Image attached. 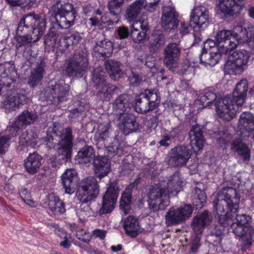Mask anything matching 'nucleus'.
<instances>
[{"mask_svg":"<svg viewBox=\"0 0 254 254\" xmlns=\"http://www.w3.org/2000/svg\"><path fill=\"white\" fill-rule=\"evenodd\" d=\"M10 137L9 135H3L0 137V154H4L8 150Z\"/></svg>","mask_w":254,"mask_h":254,"instance_id":"53","label":"nucleus"},{"mask_svg":"<svg viewBox=\"0 0 254 254\" xmlns=\"http://www.w3.org/2000/svg\"><path fill=\"white\" fill-rule=\"evenodd\" d=\"M37 118L38 116L35 112L26 110L18 116L17 120L23 127H25L34 123Z\"/></svg>","mask_w":254,"mask_h":254,"instance_id":"41","label":"nucleus"},{"mask_svg":"<svg viewBox=\"0 0 254 254\" xmlns=\"http://www.w3.org/2000/svg\"><path fill=\"white\" fill-rule=\"evenodd\" d=\"M81 39V37L79 32H74L71 33L70 36L64 37L63 43L64 44V48L62 50L67 49L70 46L77 45Z\"/></svg>","mask_w":254,"mask_h":254,"instance_id":"46","label":"nucleus"},{"mask_svg":"<svg viewBox=\"0 0 254 254\" xmlns=\"http://www.w3.org/2000/svg\"><path fill=\"white\" fill-rule=\"evenodd\" d=\"M76 172L74 169H67L62 175V181L65 190V192L67 194H72L74 192V179L76 177Z\"/></svg>","mask_w":254,"mask_h":254,"instance_id":"31","label":"nucleus"},{"mask_svg":"<svg viewBox=\"0 0 254 254\" xmlns=\"http://www.w3.org/2000/svg\"><path fill=\"white\" fill-rule=\"evenodd\" d=\"M110 127V124L108 122H104L100 124L97 127L95 137L99 140H103L106 139L108 136Z\"/></svg>","mask_w":254,"mask_h":254,"instance_id":"47","label":"nucleus"},{"mask_svg":"<svg viewBox=\"0 0 254 254\" xmlns=\"http://www.w3.org/2000/svg\"><path fill=\"white\" fill-rule=\"evenodd\" d=\"M105 67L110 77L114 80L119 79L122 75L121 64L119 62L108 60L105 62Z\"/></svg>","mask_w":254,"mask_h":254,"instance_id":"33","label":"nucleus"},{"mask_svg":"<svg viewBox=\"0 0 254 254\" xmlns=\"http://www.w3.org/2000/svg\"><path fill=\"white\" fill-rule=\"evenodd\" d=\"M192 202L196 209L202 208L206 202L205 192L197 187L195 188V192L192 196Z\"/></svg>","mask_w":254,"mask_h":254,"instance_id":"44","label":"nucleus"},{"mask_svg":"<svg viewBox=\"0 0 254 254\" xmlns=\"http://www.w3.org/2000/svg\"><path fill=\"white\" fill-rule=\"evenodd\" d=\"M166 42L164 35L162 33H154L151 35L149 41V47L153 50L156 51L163 46Z\"/></svg>","mask_w":254,"mask_h":254,"instance_id":"43","label":"nucleus"},{"mask_svg":"<svg viewBox=\"0 0 254 254\" xmlns=\"http://www.w3.org/2000/svg\"><path fill=\"white\" fill-rule=\"evenodd\" d=\"M209 14L208 9L204 6L200 5L194 7L190 16V21L199 28H205L208 23Z\"/></svg>","mask_w":254,"mask_h":254,"instance_id":"22","label":"nucleus"},{"mask_svg":"<svg viewBox=\"0 0 254 254\" xmlns=\"http://www.w3.org/2000/svg\"><path fill=\"white\" fill-rule=\"evenodd\" d=\"M119 191L118 183L116 182H111L103 197L102 207L99 210L100 215L110 213L114 210Z\"/></svg>","mask_w":254,"mask_h":254,"instance_id":"13","label":"nucleus"},{"mask_svg":"<svg viewBox=\"0 0 254 254\" xmlns=\"http://www.w3.org/2000/svg\"><path fill=\"white\" fill-rule=\"evenodd\" d=\"M190 156V152L186 146L179 145L172 149L169 163L173 167L182 166L187 163Z\"/></svg>","mask_w":254,"mask_h":254,"instance_id":"18","label":"nucleus"},{"mask_svg":"<svg viewBox=\"0 0 254 254\" xmlns=\"http://www.w3.org/2000/svg\"><path fill=\"white\" fill-rule=\"evenodd\" d=\"M216 95L213 92L206 89L204 91L203 93L200 96L199 99L196 101V103L201 104L203 107L210 106L214 104L216 111L217 107L216 102L221 98L216 99ZM223 98H222V99Z\"/></svg>","mask_w":254,"mask_h":254,"instance_id":"36","label":"nucleus"},{"mask_svg":"<svg viewBox=\"0 0 254 254\" xmlns=\"http://www.w3.org/2000/svg\"><path fill=\"white\" fill-rule=\"evenodd\" d=\"M46 63L43 59L37 64L36 67L31 71L28 77V83L31 87L37 86L43 78Z\"/></svg>","mask_w":254,"mask_h":254,"instance_id":"30","label":"nucleus"},{"mask_svg":"<svg viewBox=\"0 0 254 254\" xmlns=\"http://www.w3.org/2000/svg\"><path fill=\"white\" fill-rule=\"evenodd\" d=\"M130 84L133 86H137L142 81L141 77L133 72H131L128 76Z\"/></svg>","mask_w":254,"mask_h":254,"instance_id":"60","label":"nucleus"},{"mask_svg":"<svg viewBox=\"0 0 254 254\" xmlns=\"http://www.w3.org/2000/svg\"><path fill=\"white\" fill-rule=\"evenodd\" d=\"M23 128L22 126L18 122V121L16 120L11 126H9L7 127V130L8 131L9 134V135L10 137L11 136H15L17 135L18 134V132L19 130Z\"/></svg>","mask_w":254,"mask_h":254,"instance_id":"55","label":"nucleus"},{"mask_svg":"<svg viewBox=\"0 0 254 254\" xmlns=\"http://www.w3.org/2000/svg\"><path fill=\"white\" fill-rule=\"evenodd\" d=\"M94 171L100 179L107 176L110 169V163L107 158L98 156L93 160Z\"/></svg>","mask_w":254,"mask_h":254,"instance_id":"29","label":"nucleus"},{"mask_svg":"<svg viewBox=\"0 0 254 254\" xmlns=\"http://www.w3.org/2000/svg\"><path fill=\"white\" fill-rule=\"evenodd\" d=\"M183 130V126L181 125L173 128L168 134L171 139L179 137L182 134Z\"/></svg>","mask_w":254,"mask_h":254,"instance_id":"59","label":"nucleus"},{"mask_svg":"<svg viewBox=\"0 0 254 254\" xmlns=\"http://www.w3.org/2000/svg\"><path fill=\"white\" fill-rule=\"evenodd\" d=\"M158 94L154 90L147 89L136 96L134 109L136 112L145 114L158 106Z\"/></svg>","mask_w":254,"mask_h":254,"instance_id":"11","label":"nucleus"},{"mask_svg":"<svg viewBox=\"0 0 254 254\" xmlns=\"http://www.w3.org/2000/svg\"><path fill=\"white\" fill-rule=\"evenodd\" d=\"M105 72L102 67H97L93 72V81L96 87L107 83L105 79Z\"/></svg>","mask_w":254,"mask_h":254,"instance_id":"49","label":"nucleus"},{"mask_svg":"<svg viewBox=\"0 0 254 254\" xmlns=\"http://www.w3.org/2000/svg\"><path fill=\"white\" fill-rule=\"evenodd\" d=\"M238 212V210L237 212L235 214H233V217L236 215V222L237 224L240 225H242L244 226H247L249 222L250 219V217L249 216L247 215L246 214H241V215H237L236 213ZM233 217H232L231 219H232Z\"/></svg>","mask_w":254,"mask_h":254,"instance_id":"57","label":"nucleus"},{"mask_svg":"<svg viewBox=\"0 0 254 254\" xmlns=\"http://www.w3.org/2000/svg\"><path fill=\"white\" fill-rule=\"evenodd\" d=\"M99 186L95 178L88 177L82 180L76 191V196L79 201L80 207L76 210L79 219L84 221L91 213L90 204L99 194Z\"/></svg>","mask_w":254,"mask_h":254,"instance_id":"6","label":"nucleus"},{"mask_svg":"<svg viewBox=\"0 0 254 254\" xmlns=\"http://www.w3.org/2000/svg\"><path fill=\"white\" fill-rule=\"evenodd\" d=\"M233 32V40L236 44V48L239 44L246 43L249 35V28L247 30L241 26H235Z\"/></svg>","mask_w":254,"mask_h":254,"instance_id":"37","label":"nucleus"},{"mask_svg":"<svg viewBox=\"0 0 254 254\" xmlns=\"http://www.w3.org/2000/svg\"><path fill=\"white\" fill-rule=\"evenodd\" d=\"M93 50L103 57H109L113 53V45L110 41L105 39L97 42Z\"/></svg>","mask_w":254,"mask_h":254,"instance_id":"34","label":"nucleus"},{"mask_svg":"<svg viewBox=\"0 0 254 254\" xmlns=\"http://www.w3.org/2000/svg\"><path fill=\"white\" fill-rule=\"evenodd\" d=\"M11 72H14L13 68L7 67L5 64H0V95L5 97L3 106L9 112L19 108L28 101L23 90H17L14 94L13 88L15 80L10 76Z\"/></svg>","mask_w":254,"mask_h":254,"instance_id":"4","label":"nucleus"},{"mask_svg":"<svg viewBox=\"0 0 254 254\" xmlns=\"http://www.w3.org/2000/svg\"><path fill=\"white\" fill-rule=\"evenodd\" d=\"M57 39L58 35L57 34L53 31H51L45 36V44L49 47H54L56 45Z\"/></svg>","mask_w":254,"mask_h":254,"instance_id":"54","label":"nucleus"},{"mask_svg":"<svg viewBox=\"0 0 254 254\" xmlns=\"http://www.w3.org/2000/svg\"><path fill=\"white\" fill-rule=\"evenodd\" d=\"M246 3V0H221L220 9L225 15H237L245 7Z\"/></svg>","mask_w":254,"mask_h":254,"instance_id":"19","label":"nucleus"},{"mask_svg":"<svg viewBox=\"0 0 254 254\" xmlns=\"http://www.w3.org/2000/svg\"><path fill=\"white\" fill-rule=\"evenodd\" d=\"M192 208L190 204H186L181 208H170L165 215V223L167 226L176 225L184 222L190 217Z\"/></svg>","mask_w":254,"mask_h":254,"instance_id":"12","label":"nucleus"},{"mask_svg":"<svg viewBox=\"0 0 254 254\" xmlns=\"http://www.w3.org/2000/svg\"><path fill=\"white\" fill-rule=\"evenodd\" d=\"M231 149L237 152L244 161L249 162L250 161L251 151L241 139L238 138L234 140L231 144Z\"/></svg>","mask_w":254,"mask_h":254,"instance_id":"32","label":"nucleus"},{"mask_svg":"<svg viewBox=\"0 0 254 254\" xmlns=\"http://www.w3.org/2000/svg\"><path fill=\"white\" fill-rule=\"evenodd\" d=\"M249 35L246 44L252 51H254V26L249 27Z\"/></svg>","mask_w":254,"mask_h":254,"instance_id":"58","label":"nucleus"},{"mask_svg":"<svg viewBox=\"0 0 254 254\" xmlns=\"http://www.w3.org/2000/svg\"><path fill=\"white\" fill-rule=\"evenodd\" d=\"M232 229L234 233L240 238L245 236L248 229L247 226L240 225L237 223H233L232 224Z\"/></svg>","mask_w":254,"mask_h":254,"instance_id":"52","label":"nucleus"},{"mask_svg":"<svg viewBox=\"0 0 254 254\" xmlns=\"http://www.w3.org/2000/svg\"><path fill=\"white\" fill-rule=\"evenodd\" d=\"M76 157L79 162L89 163L95 158L94 150L92 146H85L78 152Z\"/></svg>","mask_w":254,"mask_h":254,"instance_id":"38","label":"nucleus"},{"mask_svg":"<svg viewBox=\"0 0 254 254\" xmlns=\"http://www.w3.org/2000/svg\"><path fill=\"white\" fill-rule=\"evenodd\" d=\"M183 181L178 172L152 185L147 193L149 208L153 211L164 210L170 203V195H176Z\"/></svg>","mask_w":254,"mask_h":254,"instance_id":"3","label":"nucleus"},{"mask_svg":"<svg viewBox=\"0 0 254 254\" xmlns=\"http://www.w3.org/2000/svg\"><path fill=\"white\" fill-rule=\"evenodd\" d=\"M46 19L40 14L31 12L20 19L16 30L17 51L24 53L32 43L38 41L43 35L46 27Z\"/></svg>","mask_w":254,"mask_h":254,"instance_id":"1","label":"nucleus"},{"mask_svg":"<svg viewBox=\"0 0 254 254\" xmlns=\"http://www.w3.org/2000/svg\"><path fill=\"white\" fill-rule=\"evenodd\" d=\"M209 56L208 59H207L205 61V65H207L214 66L218 63L219 59L223 54H226L222 53L219 51L216 50V51H209Z\"/></svg>","mask_w":254,"mask_h":254,"instance_id":"50","label":"nucleus"},{"mask_svg":"<svg viewBox=\"0 0 254 254\" xmlns=\"http://www.w3.org/2000/svg\"><path fill=\"white\" fill-rule=\"evenodd\" d=\"M48 207L54 215H60L65 211L64 203L57 197H54V199L49 200Z\"/></svg>","mask_w":254,"mask_h":254,"instance_id":"42","label":"nucleus"},{"mask_svg":"<svg viewBox=\"0 0 254 254\" xmlns=\"http://www.w3.org/2000/svg\"><path fill=\"white\" fill-rule=\"evenodd\" d=\"M254 126V116L249 112H244L240 116L238 127L242 137L250 136Z\"/></svg>","mask_w":254,"mask_h":254,"instance_id":"24","label":"nucleus"},{"mask_svg":"<svg viewBox=\"0 0 254 254\" xmlns=\"http://www.w3.org/2000/svg\"><path fill=\"white\" fill-rule=\"evenodd\" d=\"M58 25L61 28H68L73 25L77 12L73 5L68 2L57 1L52 6Z\"/></svg>","mask_w":254,"mask_h":254,"instance_id":"7","label":"nucleus"},{"mask_svg":"<svg viewBox=\"0 0 254 254\" xmlns=\"http://www.w3.org/2000/svg\"><path fill=\"white\" fill-rule=\"evenodd\" d=\"M132 27L135 30L139 31V29H141L142 31L147 32L148 28V23L146 20H138L135 21L132 24Z\"/></svg>","mask_w":254,"mask_h":254,"instance_id":"56","label":"nucleus"},{"mask_svg":"<svg viewBox=\"0 0 254 254\" xmlns=\"http://www.w3.org/2000/svg\"><path fill=\"white\" fill-rule=\"evenodd\" d=\"M125 0H110L107 3V8L112 16L117 18L113 23H117L119 20L120 14L122 11V7Z\"/></svg>","mask_w":254,"mask_h":254,"instance_id":"39","label":"nucleus"},{"mask_svg":"<svg viewBox=\"0 0 254 254\" xmlns=\"http://www.w3.org/2000/svg\"><path fill=\"white\" fill-rule=\"evenodd\" d=\"M212 216L207 210H204L193 218L191 227L196 237L201 235L205 227L211 223Z\"/></svg>","mask_w":254,"mask_h":254,"instance_id":"21","label":"nucleus"},{"mask_svg":"<svg viewBox=\"0 0 254 254\" xmlns=\"http://www.w3.org/2000/svg\"><path fill=\"white\" fill-rule=\"evenodd\" d=\"M43 157L36 152L30 153L24 160L23 166L25 171L29 175H33L39 170Z\"/></svg>","mask_w":254,"mask_h":254,"instance_id":"25","label":"nucleus"},{"mask_svg":"<svg viewBox=\"0 0 254 254\" xmlns=\"http://www.w3.org/2000/svg\"><path fill=\"white\" fill-rule=\"evenodd\" d=\"M41 0H6L7 3L11 6H19L25 9H30L35 5H37Z\"/></svg>","mask_w":254,"mask_h":254,"instance_id":"45","label":"nucleus"},{"mask_svg":"<svg viewBox=\"0 0 254 254\" xmlns=\"http://www.w3.org/2000/svg\"><path fill=\"white\" fill-rule=\"evenodd\" d=\"M58 236L64 239V240L60 243V246L64 248L68 249L71 246V243L68 240L69 235L66 232H62V235H60V234H58Z\"/></svg>","mask_w":254,"mask_h":254,"instance_id":"62","label":"nucleus"},{"mask_svg":"<svg viewBox=\"0 0 254 254\" xmlns=\"http://www.w3.org/2000/svg\"><path fill=\"white\" fill-rule=\"evenodd\" d=\"M37 134L32 129L23 132L19 137V144L23 147L28 145L32 147L38 144Z\"/></svg>","mask_w":254,"mask_h":254,"instance_id":"35","label":"nucleus"},{"mask_svg":"<svg viewBox=\"0 0 254 254\" xmlns=\"http://www.w3.org/2000/svg\"><path fill=\"white\" fill-rule=\"evenodd\" d=\"M88 65V54L81 51L67 61L64 72L68 77H81L87 71Z\"/></svg>","mask_w":254,"mask_h":254,"instance_id":"9","label":"nucleus"},{"mask_svg":"<svg viewBox=\"0 0 254 254\" xmlns=\"http://www.w3.org/2000/svg\"><path fill=\"white\" fill-rule=\"evenodd\" d=\"M178 14L174 8L165 7L162 12L161 25L165 31L175 29L178 25Z\"/></svg>","mask_w":254,"mask_h":254,"instance_id":"20","label":"nucleus"},{"mask_svg":"<svg viewBox=\"0 0 254 254\" xmlns=\"http://www.w3.org/2000/svg\"><path fill=\"white\" fill-rule=\"evenodd\" d=\"M130 96L127 94L119 95L113 104V114L116 117L127 113V110L129 108Z\"/></svg>","mask_w":254,"mask_h":254,"instance_id":"26","label":"nucleus"},{"mask_svg":"<svg viewBox=\"0 0 254 254\" xmlns=\"http://www.w3.org/2000/svg\"><path fill=\"white\" fill-rule=\"evenodd\" d=\"M143 5V1L141 0H136L132 3L126 10V18L130 21L133 20L140 13Z\"/></svg>","mask_w":254,"mask_h":254,"instance_id":"40","label":"nucleus"},{"mask_svg":"<svg viewBox=\"0 0 254 254\" xmlns=\"http://www.w3.org/2000/svg\"><path fill=\"white\" fill-rule=\"evenodd\" d=\"M128 29L125 26L120 27L117 30V34L120 39L127 38L129 36Z\"/></svg>","mask_w":254,"mask_h":254,"instance_id":"63","label":"nucleus"},{"mask_svg":"<svg viewBox=\"0 0 254 254\" xmlns=\"http://www.w3.org/2000/svg\"><path fill=\"white\" fill-rule=\"evenodd\" d=\"M131 200V196L129 193H124L120 202V207L123 208L129 204Z\"/></svg>","mask_w":254,"mask_h":254,"instance_id":"64","label":"nucleus"},{"mask_svg":"<svg viewBox=\"0 0 254 254\" xmlns=\"http://www.w3.org/2000/svg\"><path fill=\"white\" fill-rule=\"evenodd\" d=\"M240 196L236 189L225 187L218 193L213 201V207L218 216L220 225L216 226L211 231V235L220 237L223 233L224 227L228 224L239 208Z\"/></svg>","mask_w":254,"mask_h":254,"instance_id":"2","label":"nucleus"},{"mask_svg":"<svg viewBox=\"0 0 254 254\" xmlns=\"http://www.w3.org/2000/svg\"><path fill=\"white\" fill-rule=\"evenodd\" d=\"M250 57L245 50L235 51L229 57V61L232 63L231 68L235 74H240L246 69Z\"/></svg>","mask_w":254,"mask_h":254,"instance_id":"14","label":"nucleus"},{"mask_svg":"<svg viewBox=\"0 0 254 254\" xmlns=\"http://www.w3.org/2000/svg\"><path fill=\"white\" fill-rule=\"evenodd\" d=\"M98 97L103 101H109L114 94L121 92L120 89L116 86L107 83L96 87Z\"/></svg>","mask_w":254,"mask_h":254,"instance_id":"27","label":"nucleus"},{"mask_svg":"<svg viewBox=\"0 0 254 254\" xmlns=\"http://www.w3.org/2000/svg\"><path fill=\"white\" fill-rule=\"evenodd\" d=\"M123 226L126 234L132 238L136 237L142 231L138 219L132 215L124 220Z\"/></svg>","mask_w":254,"mask_h":254,"instance_id":"28","label":"nucleus"},{"mask_svg":"<svg viewBox=\"0 0 254 254\" xmlns=\"http://www.w3.org/2000/svg\"><path fill=\"white\" fill-rule=\"evenodd\" d=\"M130 36L134 42L138 44L144 43L147 38L146 32H139L133 29L131 31Z\"/></svg>","mask_w":254,"mask_h":254,"instance_id":"51","label":"nucleus"},{"mask_svg":"<svg viewBox=\"0 0 254 254\" xmlns=\"http://www.w3.org/2000/svg\"><path fill=\"white\" fill-rule=\"evenodd\" d=\"M218 47V44L216 40L215 41L208 39L204 43L203 49H205L209 51H216V48Z\"/></svg>","mask_w":254,"mask_h":254,"instance_id":"61","label":"nucleus"},{"mask_svg":"<svg viewBox=\"0 0 254 254\" xmlns=\"http://www.w3.org/2000/svg\"><path fill=\"white\" fill-rule=\"evenodd\" d=\"M109 157L115 155H121L123 153V149L121 147V144L118 140L114 139L112 144L107 147Z\"/></svg>","mask_w":254,"mask_h":254,"instance_id":"48","label":"nucleus"},{"mask_svg":"<svg viewBox=\"0 0 254 254\" xmlns=\"http://www.w3.org/2000/svg\"><path fill=\"white\" fill-rule=\"evenodd\" d=\"M181 49L175 43L168 44L164 50V62L170 70L177 66L180 57Z\"/></svg>","mask_w":254,"mask_h":254,"instance_id":"17","label":"nucleus"},{"mask_svg":"<svg viewBox=\"0 0 254 254\" xmlns=\"http://www.w3.org/2000/svg\"><path fill=\"white\" fill-rule=\"evenodd\" d=\"M248 83L247 79H241L236 84L232 97L226 96L216 102V113L221 119L229 122L235 118L246 98Z\"/></svg>","mask_w":254,"mask_h":254,"instance_id":"5","label":"nucleus"},{"mask_svg":"<svg viewBox=\"0 0 254 254\" xmlns=\"http://www.w3.org/2000/svg\"><path fill=\"white\" fill-rule=\"evenodd\" d=\"M117 118L119 127L126 135L138 129L139 124L133 114L127 112L117 116Z\"/></svg>","mask_w":254,"mask_h":254,"instance_id":"16","label":"nucleus"},{"mask_svg":"<svg viewBox=\"0 0 254 254\" xmlns=\"http://www.w3.org/2000/svg\"><path fill=\"white\" fill-rule=\"evenodd\" d=\"M70 86L63 80H58L44 89V95L47 100L54 104H60L67 100Z\"/></svg>","mask_w":254,"mask_h":254,"instance_id":"10","label":"nucleus"},{"mask_svg":"<svg viewBox=\"0 0 254 254\" xmlns=\"http://www.w3.org/2000/svg\"><path fill=\"white\" fill-rule=\"evenodd\" d=\"M61 135L62 137L58 143L54 141L53 136L48 135L45 141L46 144L50 148H55L57 145V150L59 155H61L63 159L70 158L73 146L71 128L69 127L64 128Z\"/></svg>","mask_w":254,"mask_h":254,"instance_id":"8","label":"nucleus"},{"mask_svg":"<svg viewBox=\"0 0 254 254\" xmlns=\"http://www.w3.org/2000/svg\"><path fill=\"white\" fill-rule=\"evenodd\" d=\"M189 136L190 145L194 151H198L203 148L205 140L200 126L197 124L193 125L189 131Z\"/></svg>","mask_w":254,"mask_h":254,"instance_id":"23","label":"nucleus"},{"mask_svg":"<svg viewBox=\"0 0 254 254\" xmlns=\"http://www.w3.org/2000/svg\"><path fill=\"white\" fill-rule=\"evenodd\" d=\"M218 44L216 50L224 54H228L236 48V44L233 40V32L231 30L219 31L215 36Z\"/></svg>","mask_w":254,"mask_h":254,"instance_id":"15","label":"nucleus"}]
</instances>
